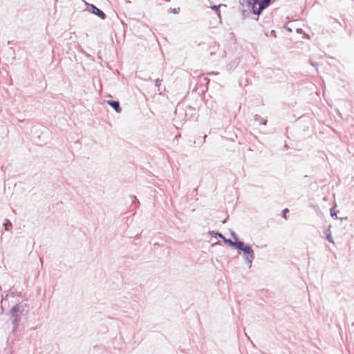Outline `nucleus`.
<instances>
[{
    "mask_svg": "<svg viewBox=\"0 0 354 354\" xmlns=\"http://www.w3.org/2000/svg\"><path fill=\"white\" fill-rule=\"evenodd\" d=\"M274 0H250L252 11L254 14L259 15L262 10L268 7Z\"/></svg>",
    "mask_w": 354,
    "mask_h": 354,
    "instance_id": "nucleus-1",
    "label": "nucleus"
},
{
    "mask_svg": "<svg viewBox=\"0 0 354 354\" xmlns=\"http://www.w3.org/2000/svg\"><path fill=\"white\" fill-rule=\"evenodd\" d=\"M88 10L91 13L98 16L102 19H105V17H106L105 14L102 10H100L99 8H97L96 6H95L94 5H92V4L88 5Z\"/></svg>",
    "mask_w": 354,
    "mask_h": 354,
    "instance_id": "nucleus-2",
    "label": "nucleus"
},
{
    "mask_svg": "<svg viewBox=\"0 0 354 354\" xmlns=\"http://www.w3.org/2000/svg\"><path fill=\"white\" fill-rule=\"evenodd\" d=\"M108 104L112 106L117 113L121 112V108L120 107L118 102L113 101V100H109Z\"/></svg>",
    "mask_w": 354,
    "mask_h": 354,
    "instance_id": "nucleus-3",
    "label": "nucleus"
},
{
    "mask_svg": "<svg viewBox=\"0 0 354 354\" xmlns=\"http://www.w3.org/2000/svg\"><path fill=\"white\" fill-rule=\"evenodd\" d=\"M242 250L248 255H250V259H253L254 253L250 246L245 245Z\"/></svg>",
    "mask_w": 354,
    "mask_h": 354,
    "instance_id": "nucleus-4",
    "label": "nucleus"
},
{
    "mask_svg": "<svg viewBox=\"0 0 354 354\" xmlns=\"http://www.w3.org/2000/svg\"><path fill=\"white\" fill-rule=\"evenodd\" d=\"M234 246L242 250L243 247L245 246V244L243 242L237 241L234 242Z\"/></svg>",
    "mask_w": 354,
    "mask_h": 354,
    "instance_id": "nucleus-5",
    "label": "nucleus"
},
{
    "mask_svg": "<svg viewBox=\"0 0 354 354\" xmlns=\"http://www.w3.org/2000/svg\"><path fill=\"white\" fill-rule=\"evenodd\" d=\"M327 239L328 241H330V243H334V241L333 240V238H332V236L330 234V233H329L328 234H327Z\"/></svg>",
    "mask_w": 354,
    "mask_h": 354,
    "instance_id": "nucleus-6",
    "label": "nucleus"
},
{
    "mask_svg": "<svg viewBox=\"0 0 354 354\" xmlns=\"http://www.w3.org/2000/svg\"><path fill=\"white\" fill-rule=\"evenodd\" d=\"M288 212V209H283V216L284 217V218L286 219V214Z\"/></svg>",
    "mask_w": 354,
    "mask_h": 354,
    "instance_id": "nucleus-7",
    "label": "nucleus"
},
{
    "mask_svg": "<svg viewBox=\"0 0 354 354\" xmlns=\"http://www.w3.org/2000/svg\"><path fill=\"white\" fill-rule=\"evenodd\" d=\"M225 241L226 243H228L230 245H233V246H234V242H232V241H230V240H226V239H225Z\"/></svg>",
    "mask_w": 354,
    "mask_h": 354,
    "instance_id": "nucleus-8",
    "label": "nucleus"
}]
</instances>
